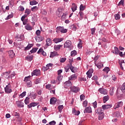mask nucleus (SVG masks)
<instances>
[{
  "mask_svg": "<svg viewBox=\"0 0 125 125\" xmlns=\"http://www.w3.org/2000/svg\"><path fill=\"white\" fill-rule=\"evenodd\" d=\"M63 105H59L58 106V110H59V112H62V110H63Z\"/></svg>",
  "mask_w": 125,
  "mask_h": 125,
  "instance_id": "50",
  "label": "nucleus"
},
{
  "mask_svg": "<svg viewBox=\"0 0 125 125\" xmlns=\"http://www.w3.org/2000/svg\"><path fill=\"white\" fill-rule=\"evenodd\" d=\"M62 46H63V45H55L54 46V49L56 50V51H58V50H60Z\"/></svg>",
  "mask_w": 125,
  "mask_h": 125,
  "instance_id": "21",
  "label": "nucleus"
},
{
  "mask_svg": "<svg viewBox=\"0 0 125 125\" xmlns=\"http://www.w3.org/2000/svg\"><path fill=\"white\" fill-rule=\"evenodd\" d=\"M19 11H24V7L23 6H20L18 8Z\"/></svg>",
  "mask_w": 125,
  "mask_h": 125,
  "instance_id": "54",
  "label": "nucleus"
},
{
  "mask_svg": "<svg viewBox=\"0 0 125 125\" xmlns=\"http://www.w3.org/2000/svg\"><path fill=\"white\" fill-rule=\"evenodd\" d=\"M41 75V71L39 69L34 70L31 73V76H40Z\"/></svg>",
  "mask_w": 125,
  "mask_h": 125,
  "instance_id": "6",
  "label": "nucleus"
},
{
  "mask_svg": "<svg viewBox=\"0 0 125 125\" xmlns=\"http://www.w3.org/2000/svg\"><path fill=\"white\" fill-rule=\"evenodd\" d=\"M120 89L122 92H125V83L122 84L120 87Z\"/></svg>",
  "mask_w": 125,
  "mask_h": 125,
  "instance_id": "36",
  "label": "nucleus"
},
{
  "mask_svg": "<svg viewBox=\"0 0 125 125\" xmlns=\"http://www.w3.org/2000/svg\"><path fill=\"white\" fill-rule=\"evenodd\" d=\"M70 69L72 73H75L77 71V68L75 67L72 66V64H70Z\"/></svg>",
  "mask_w": 125,
  "mask_h": 125,
  "instance_id": "32",
  "label": "nucleus"
},
{
  "mask_svg": "<svg viewBox=\"0 0 125 125\" xmlns=\"http://www.w3.org/2000/svg\"><path fill=\"white\" fill-rule=\"evenodd\" d=\"M53 65L52 63H48L46 64V67H44V71H47L49 69V67H52Z\"/></svg>",
  "mask_w": 125,
  "mask_h": 125,
  "instance_id": "24",
  "label": "nucleus"
},
{
  "mask_svg": "<svg viewBox=\"0 0 125 125\" xmlns=\"http://www.w3.org/2000/svg\"><path fill=\"white\" fill-rule=\"evenodd\" d=\"M112 52L116 54L117 55L119 54L120 52V50H119V48L117 47H114V51H113Z\"/></svg>",
  "mask_w": 125,
  "mask_h": 125,
  "instance_id": "30",
  "label": "nucleus"
},
{
  "mask_svg": "<svg viewBox=\"0 0 125 125\" xmlns=\"http://www.w3.org/2000/svg\"><path fill=\"white\" fill-rule=\"evenodd\" d=\"M77 54V51L73 50L71 52V56L72 57H74V56H76Z\"/></svg>",
  "mask_w": 125,
  "mask_h": 125,
  "instance_id": "42",
  "label": "nucleus"
},
{
  "mask_svg": "<svg viewBox=\"0 0 125 125\" xmlns=\"http://www.w3.org/2000/svg\"><path fill=\"white\" fill-rule=\"evenodd\" d=\"M115 95L118 98H120L123 96V93H122V91H121V90H120L119 88H117Z\"/></svg>",
  "mask_w": 125,
  "mask_h": 125,
  "instance_id": "7",
  "label": "nucleus"
},
{
  "mask_svg": "<svg viewBox=\"0 0 125 125\" xmlns=\"http://www.w3.org/2000/svg\"><path fill=\"white\" fill-rule=\"evenodd\" d=\"M51 84H48L47 85H46V88L47 89H48L49 90H51Z\"/></svg>",
  "mask_w": 125,
  "mask_h": 125,
  "instance_id": "56",
  "label": "nucleus"
},
{
  "mask_svg": "<svg viewBox=\"0 0 125 125\" xmlns=\"http://www.w3.org/2000/svg\"><path fill=\"white\" fill-rule=\"evenodd\" d=\"M35 84H38V83H42V81L41 80V79H37L35 82H34Z\"/></svg>",
  "mask_w": 125,
  "mask_h": 125,
  "instance_id": "46",
  "label": "nucleus"
},
{
  "mask_svg": "<svg viewBox=\"0 0 125 125\" xmlns=\"http://www.w3.org/2000/svg\"><path fill=\"white\" fill-rule=\"evenodd\" d=\"M66 58H62L60 59V62L61 63H64L66 61Z\"/></svg>",
  "mask_w": 125,
  "mask_h": 125,
  "instance_id": "63",
  "label": "nucleus"
},
{
  "mask_svg": "<svg viewBox=\"0 0 125 125\" xmlns=\"http://www.w3.org/2000/svg\"><path fill=\"white\" fill-rule=\"evenodd\" d=\"M103 71L106 73V74H108V72L110 71V68L108 67H105Z\"/></svg>",
  "mask_w": 125,
  "mask_h": 125,
  "instance_id": "44",
  "label": "nucleus"
},
{
  "mask_svg": "<svg viewBox=\"0 0 125 125\" xmlns=\"http://www.w3.org/2000/svg\"><path fill=\"white\" fill-rule=\"evenodd\" d=\"M30 97L32 98V99H36L37 98V94L34 92H32L30 95Z\"/></svg>",
  "mask_w": 125,
  "mask_h": 125,
  "instance_id": "33",
  "label": "nucleus"
},
{
  "mask_svg": "<svg viewBox=\"0 0 125 125\" xmlns=\"http://www.w3.org/2000/svg\"><path fill=\"white\" fill-rule=\"evenodd\" d=\"M115 18L116 20H119L121 18V16L119 14H117L114 15Z\"/></svg>",
  "mask_w": 125,
  "mask_h": 125,
  "instance_id": "47",
  "label": "nucleus"
},
{
  "mask_svg": "<svg viewBox=\"0 0 125 125\" xmlns=\"http://www.w3.org/2000/svg\"><path fill=\"white\" fill-rule=\"evenodd\" d=\"M23 37H24L23 35H21L20 37H18V36H16V39L17 40L18 42H21L22 40L23 39Z\"/></svg>",
  "mask_w": 125,
  "mask_h": 125,
  "instance_id": "35",
  "label": "nucleus"
},
{
  "mask_svg": "<svg viewBox=\"0 0 125 125\" xmlns=\"http://www.w3.org/2000/svg\"><path fill=\"white\" fill-rule=\"evenodd\" d=\"M83 107H86L87 106V101H84L83 103Z\"/></svg>",
  "mask_w": 125,
  "mask_h": 125,
  "instance_id": "59",
  "label": "nucleus"
},
{
  "mask_svg": "<svg viewBox=\"0 0 125 125\" xmlns=\"http://www.w3.org/2000/svg\"><path fill=\"white\" fill-rule=\"evenodd\" d=\"M72 12H75L77 10V5L74 3H72V7L71 8Z\"/></svg>",
  "mask_w": 125,
  "mask_h": 125,
  "instance_id": "28",
  "label": "nucleus"
},
{
  "mask_svg": "<svg viewBox=\"0 0 125 125\" xmlns=\"http://www.w3.org/2000/svg\"><path fill=\"white\" fill-rule=\"evenodd\" d=\"M29 81H30V76L25 77L24 80V82H25V83H27Z\"/></svg>",
  "mask_w": 125,
  "mask_h": 125,
  "instance_id": "58",
  "label": "nucleus"
},
{
  "mask_svg": "<svg viewBox=\"0 0 125 125\" xmlns=\"http://www.w3.org/2000/svg\"><path fill=\"white\" fill-rule=\"evenodd\" d=\"M85 7L83 4H81L80 6V10H81L83 11V10H84Z\"/></svg>",
  "mask_w": 125,
  "mask_h": 125,
  "instance_id": "60",
  "label": "nucleus"
},
{
  "mask_svg": "<svg viewBox=\"0 0 125 125\" xmlns=\"http://www.w3.org/2000/svg\"><path fill=\"white\" fill-rule=\"evenodd\" d=\"M119 64L120 66V68L121 70H124V66L125 65V61H119Z\"/></svg>",
  "mask_w": 125,
  "mask_h": 125,
  "instance_id": "23",
  "label": "nucleus"
},
{
  "mask_svg": "<svg viewBox=\"0 0 125 125\" xmlns=\"http://www.w3.org/2000/svg\"><path fill=\"white\" fill-rule=\"evenodd\" d=\"M17 104L19 108H22L24 107V104L20 101L17 102Z\"/></svg>",
  "mask_w": 125,
  "mask_h": 125,
  "instance_id": "27",
  "label": "nucleus"
},
{
  "mask_svg": "<svg viewBox=\"0 0 125 125\" xmlns=\"http://www.w3.org/2000/svg\"><path fill=\"white\" fill-rule=\"evenodd\" d=\"M33 44H28V45L25 48V50H29L30 48L33 47Z\"/></svg>",
  "mask_w": 125,
  "mask_h": 125,
  "instance_id": "40",
  "label": "nucleus"
},
{
  "mask_svg": "<svg viewBox=\"0 0 125 125\" xmlns=\"http://www.w3.org/2000/svg\"><path fill=\"white\" fill-rule=\"evenodd\" d=\"M26 96V91H24L23 92H22L20 95V97L21 98H23V97H24V96Z\"/></svg>",
  "mask_w": 125,
  "mask_h": 125,
  "instance_id": "52",
  "label": "nucleus"
},
{
  "mask_svg": "<svg viewBox=\"0 0 125 125\" xmlns=\"http://www.w3.org/2000/svg\"><path fill=\"white\" fill-rule=\"evenodd\" d=\"M70 66H69V65L66 66L64 67V71H65V72H66V73L67 72H69V70H70Z\"/></svg>",
  "mask_w": 125,
  "mask_h": 125,
  "instance_id": "48",
  "label": "nucleus"
},
{
  "mask_svg": "<svg viewBox=\"0 0 125 125\" xmlns=\"http://www.w3.org/2000/svg\"><path fill=\"white\" fill-rule=\"evenodd\" d=\"M77 78H78V76L76 74L72 75L68 78L69 81H74V80H77Z\"/></svg>",
  "mask_w": 125,
  "mask_h": 125,
  "instance_id": "13",
  "label": "nucleus"
},
{
  "mask_svg": "<svg viewBox=\"0 0 125 125\" xmlns=\"http://www.w3.org/2000/svg\"><path fill=\"white\" fill-rule=\"evenodd\" d=\"M59 32H61V33H62V34H64L65 33H67L68 32V30L67 29H65L64 28V26H58L57 27V33H59Z\"/></svg>",
  "mask_w": 125,
  "mask_h": 125,
  "instance_id": "1",
  "label": "nucleus"
},
{
  "mask_svg": "<svg viewBox=\"0 0 125 125\" xmlns=\"http://www.w3.org/2000/svg\"><path fill=\"white\" fill-rule=\"evenodd\" d=\"M37 50H38V48H33L31 50H30L31 53H35L37 52Z\"/></svg>",
  "mask_w": 125,
  "mask_h": 125,
  "instance_id": "51",
  "label": "nucleus"
},
{
  "mask_svg": "<svg viewBox=\"0 0 125 125\" xmlns=\"http://www.w3.org/2000/svg\"><path fill=\"white\" fill-rule=\"evenodd\" d=\"M30 5H36V4H38V1L33 0L30 2Z\"/></svg>",
  "mask_w": 125,
  "mask_h": 125,
  "instance_id": "39",
  "label": "nucleus"
},
{
  "mask_svg": "<svg viewBox=\"0 0 125 125\" xmlns=\"http://www.w3.org/2000/svg\"><path fill=\"white\" fill-rule=\"evenodd\" d=\"M91 34L94 35V34H95V31H96V28H91Z\"/></svg>",
  "mask_w": 125,
  "mask_h": 125,
  "instance_id": "55",
  "label": "nucleus"
},
{
  "mask_svg": "<svg viewBox=\"0 0 125 125\" xmlns=\"http://www.w3.org/2000/svg\"><path fill=\"white\" fill-rule=\"evenodd\" d=\"M62 41H64V38H56L53 40V42H54L55 43L61 42H62Z\"/></svg>",
  "mask_w": 125,
  "mask_h": 125,
  "instance_id": "5",
  "label": "nucleus"
},
{
  "mask_svg": "<svg viewBox=\"0 0 125 125\" xmlns=\"http://www.w3.org/2000/svg\"><path fill=\"white\" fill-rule=\"evenodd\" d=\"M115 92V87H112L111 89L110 90L109 94L111 96H113L114 95V92Z\"/></svg>",
  "mask_w": 125,
  "mask_h": 125,
  "instance_id": "34",
  "label": "nucleus"
},
{
  "mask_svg": "<svg viewBox=\"0 0 125 125\" xmlns=\"http://www.w3.org/2000/svg\"><path fill=\"white\" fill-rule=\"evenodd\" d=\"M96 113L98 115H102L104 113V110L102 109L101 107H98L97 110H96Z\"/></svg>",
  "mask_w": 125,
  "mask_h": 125,
  "instance_id": "9",
  "label": "nucleus"
},
{
  "mask_svg": "<svg viewBox=\"0 0 125 125\" xmlns=\"http://www.w3.org/2000/svg\"><path fill=\"white\" fill-rule=\"evenodd\" d=\"M10 71H7L3 73L4 78L6 79H10V76L9 74H10Z\"/></svg>",
  "mask_w": 125,
  "mask_h": 125,
  "instance_id": "19",
  "label": "nucleus"
},
{
  "mask_svg": "<svg viewBox=\"0 0 125 125\" xmlns=\"http://www.w3.org/2000/svg\"><path fill=\"white\" fill-rule=\"evenodd\" d=\"M62 78H63V76L61 75H59L57 79V82H59V83H60V82L62 81Z\"/></svg>",
  "mask_w": 125,
  "mask_h": 125,
  "instance_id": "41",
  "label": "nucleus"
},
{
  "mask_svg": "<svg viewBox=\"0 0 125 125\" xmlns=\"http://www.w3.org/2000/svg\"><path fill=\"white\" fill-rule=\"evenodd\" d=\"M35 39L36 42H42L43 41V37H42L40 35L37 36L35 37Z\"/></svg>",
  "mask_w": 125,
  "mask_h": 125,
  "instance_id": "18",
  "label": "nucleus"
},
{
  "mask_svg": "<svg viewBox=\"0 0 125 125\" xmlns=\"http://www.w3.org/2000/svg\"><path fill=\"white\" fill-rule=\"evenodd\" d=\"M33 58H34V56H33L32 55L27 56L25 57V60H27V61H29V62H31V61L33 60Z\"/></svg>",
  "mask_w": 125,
  "mask_h": 125,
  "instance_id": "22",
  "label": "nucleus"
},
{
  "mask_svg": "<svg viewBox=\"0 0 125 125\" xmlns=\"http://www.w3.org/2000/svg\"><path fill=\"white\" fill-rule=\"evenodd\" d=\"M52 42L50 38H48L46 40V44L45 45V48H47V47L51 45Z\"/></svg>",
  "mask_w": 125,
  "mask_h": 125,
  "instance_id": "8",
  "label": "nucleus"
},
{
  "mask_svg": "<svg viewBox=\"0 0 125 125\" xmlns=\"http://www.w3.org/2000/svg\"><path fill=\"white\" fill-rule=\"evenodd\" d=\"M38 103L32 102L27 105V107L28 109H31L32 107H36V106H38Z\"/></svg>",
  "mask_w": 125,
  "mask_h": 125,
  "instance_id": "11",
  "label": "nucleus"
},
{
  "mask_svg": "<svg viewBox=\"0 0 125 125\" xmlns=\"http://www.w3.org/2000/svg\"><path fill=\"white\" fill-rule=\"evenodd\" d=\"M124 2H125V0H121L119 4H118V5L120 6V5H123L124 6Z\"/></svg>",
  "mask_w": 125,
  "mask_h": 125,
  "instance_id": "64",
  "label": "nucleus"
},
{
  "mask_svg": "<svg viewBox=\"0 0 125 125\" xmlns=\"http://www.w3.org/2000/svg\"><path fill=\"white\" fill-rule=\"evenodd\" d=\"M12 17H13V14H10L7 17L6 20H8L10 18H12Z\"/></svg>",
  "mask_w": 125,
  "mask_h": 125,
  "instance_id": "57",
  "label": "nucleus"
},
{
  "mask_svg": "<svg viewBox=\"0 0 125 125\" xmlns=\"http://www.w3.org/2000/svg\"><path fill=\"white\" fill-rule=\"evenodd\" d=\"M72 45V42L70 40H67L64 44V48H69L71 47Z\"/></svg>",
  "mask_w": 125,
  "mask_h": 125,
  "instance_id": "4",
  "label": "nucleus"
},
{
  "mask_svg": "<svg viewBox=\"0 0 125 125\" xmlns=\"http://www.w3.org/2000/svg\"><path fill=\"white\" fill-rule=\"evenodd\" d=\"M11 85H10V83H9L8 85H7L4 88L5 92L8 94L11 93V92H12V89H11Z\"/></svg>",
  "mask_w": 125,
  "mask_h": 125,
  "instance_id": "2",
  "label": "nucleus"
},
{
  "mask_svg": "<svg viewBox=\"0 0 125 125\" xmlns=\"http://www.w3.org/2000/svg\"><path fill=\"white\" fill-rule=\"evenodd\" d=\"M70 28L72 29L73 31H77V27L75 25H72L70 26Z\"/></svg>",
  "mask_w": 125,
  "mask_h": 125,
  "instance_id": "53",
  "label": "nucleus"
},
{
  "mask_svg": "<svg viewBox=\"0 0 125 125\" xmlns=\"http://www.w3.org/2000/svg\"><path fill=\"white\" fill-rule=\"evenodd\" d=\"M109 98H110V97L109 96H106L104 97L103 100H104V103H106L108 100H109Z\"/></svg>",
  "mask_w": 125,
  "mask_h": 125,
  "instance_id": "37",
  "label": "nucleus"
},
{
  "mask_svg": "<svg viewBox=\"0 0 125 125\" xmlns=\"http://www.w3.org/2000/svg\"><path fill=\"white\" fill-rule=\"evenodd\" d=\"M84 98H85V96L83 94H82L80 96L81 101H83V100H84Z\"/></svg>",
  "mask_w": 125,
  "mask_h": 125,
  "instance_id": "61",
  "label": "nucleus"
},
{
  "mask_svg": "<svg viewBox=\"0 0 125 125\" xmlns=\"http://www.w3.org/2000/svg\"><path fill=\"white\" fill-rule=\"evenodd\" d=\"M24 103L26 104V105L29 104V103H30V98L27 97L24 100Z\"/></svg>",
  "mask_w": 125,
  "mask_h": 125,
  "instance_id": "38",
  "label": "nucleus"
},
{
  "mask_svg": "<svg viewBox=\"0 0 125 125\" xmlns=\"http://www.w3.org/2000/svg\"><path fill=\"white\" fill-rule=\"evenodd\" d=\"M71 80H69L67 81H66L64 83V86H70V85H72V82H71V81H70Z\"/></svg>",
  "mask_w": 125,
  "mask_h": 125,
  "instance_id": "25",
  "label": "nucleus"
},
{
  "mask_svg": "<svg viewBox=\"0 0 125 125\" xmlns=\"http://www.w3.org/2000/svg\"><path fill=\"white\" fill-rule=\"evenodd\" d=\"M95 65L98 69H101V68L103 67V63H102L101 62H99L98 63L95 62Z\"/></svg>",
  "mask_w": 125,
  "mask_h": 125,
  "instance_id": "17",
  "label": "nucleus"
},
{
  "mask_svg": "<svg viewBox=\"0 0 125 125\" xmlns=\"http://www.w3.org/2000/svg\"><path fill=\"white\" fill-rule=\"evenodd\" d=\"M25 13L26 14V15H29V14L31 13V10L26 9L25 10Z\"/></svg>",
  "mask_w": 125,
  "mask_h": 125,
  "instance_id": "49",
  "label": "nucleus"
},
{
  "mask_svg": "<svg viewBox=\"0 0 125 125\" xmlns=\"http://www.w3.org/2000/svg\"><path fill=\"white\" fill-rule=\"evenodd\" d=\"M98 91L102 94H104V95L107 94V90L105 89L104 88H100L99 89Z\"/></svg>",
  "mask_w": 125,
  "mask_h": 125,
  "instance_id": "12",
  "label": "nucleus"
},
{
  "mask_svg": "<svg viewBox=\"0 0 125 125\" xmlns=\"http://www.w3.org/2000/svg\"><path fill=\"white\" fill-rule=\"evenodd\" d=\"M70 90L72 92H74V93H78V92L80 91V87L72 86L70 87Z\"/></svg>",
  "mask_w": 125,
  "mask_h": 125,
  "instance_id": "3",
  "label": "nucleus"
},
{
  "mask_svg": "<svg viewBox=\"0 0 125 125\" xmlns=\"http://www.w3.org/2000/svg\"><path fill=\"white\" fill-rule=\"evenodd\" d=\"M58 53L56 51L51 52L50 53V58H53L54 56H56L57 55Z\"/></svg>",
  "mask_w": 125,
  "mask_h": 125,
  "instance_id": "29",
  "label": "nucleus"
},
{
  "mask_svg": "<svg viewBox=\"0 0 125 125\" xmlns=\"http://www.w3.org/2000/svg\"><path fill=\"white\" fill-rule=\"evenodd\" d=\"M39 8H38V6H34L32 8H31V11H36V10H38V9Z\"/></svg>",
  "mask_w": 125,
  "mask_h": 125,
  "instance_id": "62",
  "label": "nucleus"
},
{
  "mask_svg": "<svg viewBox=\"0 0 125 125\" xmlns=\"http://www.w3.org/2000/svg\"><path fill=\"white\" fill-rule=\"evenodd\" d=\"M72 113L75 116H79L80 115V111H77L75 109L73 108L72 109Z\"/></svg>",
  "mask_w": 125,
  "mask_h": 125,
  "instance_id": "31",
  "label": "nucleus"
},
{
  "mask_svg": "<svg viewBox=\"0 0 125 125\" xmlns=\"http://www.w3.org/2000/svg\"><path fill=\"white\" fill-rule=\"evenodd\" d=\"M25 29L27 31H32V30H33V27L29 24H27L25 26Z\"/></svg>",
  "mask_w": 125,
  "mask_h": 125,
  "instance_id": "26",
  "label": "nucleus"
},
{
  "mask_svg": "<svg viewBox=\"0 0 125 125\" xmlns=\"http://www.w3.org/2000/svg\"><path fill=\"white\" fill-rule=\"evenodd\" d=\"M112 107L111 104H105L102 106V108L103 110H107Z\"/></svg>",
  "mask_w": 125,
  "mask_h": 125,
  "instance_id": "20",
  "label": "nucleus"
},
{
  "mask_svg": "<svg viewBox=\"0 0 125 125\" xmlns=\"http://www.w3.org/2000/svg\"><path fill=\"white\" fill-rule=\"evenodd\" d=\"M26 84L27 87H31V86H32V82H31V80L27 81V82H26Z\"/></svg>",
  "mask_w": 125,
  "mask_h": 125,
  "instance_id": "45",
  "label": "nucleus"
},
{
  "mask_svg": "<svg viewBox=\"0 0 125 125\" xmlns=\"http://www.w3.org/2000/svg\"><path fill=\"white\" fill-rule=\"evenodd\" d=\"M8 53L10 58H13L15 56V53H14L13 50L8 51Z\"/></svg>",
  "mask_w": 125,
  "mask_h": 125,
  "instance_id": "14",
  "label": "nucleus"
},
{
  "mask_svg": "<svg viewBox=\"0 0 125 125\" xmlns=\"http://www.w3.org/2000/svg\"><path fill=\"white\" fill-rule=\"evenodd\" d=\"M123 102H118L115 104L114 108L117 109V108H119V107H122V106H123Z\"/></svg>",
  "mask_w": 125,
  "mask_h": 125,
  "instance_id": "10",
  "label": "nucleus"
},
{
  "mask_svg": "<svg viewBox=\"0 0 125 125\" xmlns=\"http://www.w3.org/2000/svg\"><path fill=\"white\" fill-rule=\"evenodd\" d=\"M80 16V17L79 18L80 20H83V13L82 11H80L79 12Z\"/></svg>",
  "mask_w": 125,
  "mask_h": 125,
  "instance_id": "43",
  "label": "nucleus"
},
{
  "mask_svg": "<svg viewBox=\"0 0 125 125\" xmlns=\"http://www.w3.org/2000/svg\"><path fill=\"white\" fill-rule=\"evenodd\" d=\"M84 113H87L88 114H90V113H92V110L91 109V107L90 106L86 107L85 110H84Z\"/></svg>",
  "mask_w": 125,
  "mask_h": 125,
  "instance_id": "15",
  "label": "nucleus"
},
{
  "mask_svg": "<svg viewBox=\"0 0 125 125\" xmlns=\"http://www.w3.org/2000/svg\"><path fill=\"white\" fill-rule=\"evenodd\" d=\"M56 101H57V99H56V98H51L50 100V104L53 105L55 104V103H56Z\"/></svg>",
  "mask_w": 125,
  "mask_h": 125,
  "instance_id": "16",
  "label": "nucleus"
}]
</instances>
